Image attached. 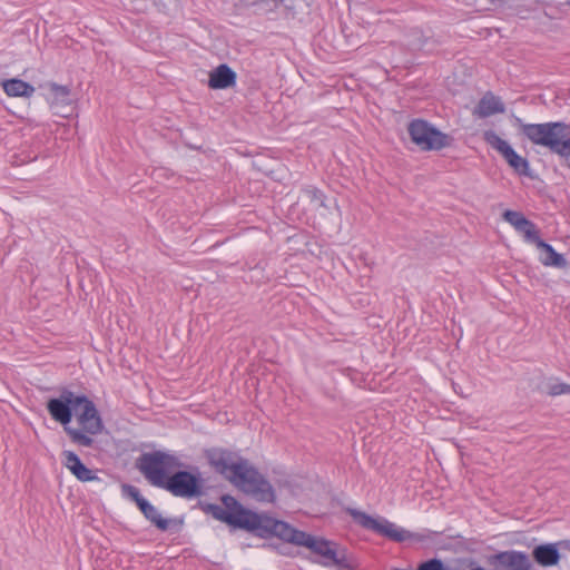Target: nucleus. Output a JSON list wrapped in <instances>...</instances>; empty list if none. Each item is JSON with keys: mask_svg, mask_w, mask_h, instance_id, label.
<instances>
[{"mask_svg": "<svg viewBox=\"0 0 570 570\" xmlns=\"http://www.w3.org/2000/svg\"><path fill=\"white\" fill-rule=\"evenodd\" d=\"M284 541L295 546L305 547L322 558L324 567H336L338 570H352L353 566L346 550L324 538H316L304 531L297 530L284 521H276L273 533Z\"/></svg>", "mask_w": 570, "mask_h": 570, "instance_id": "obj_1", "label": "nucleus"}, {"mask_svg": "<svg viewBox=\"0 0 570 570\" xmlns=\"http://www.w3.org/2000/svg\"><path fill=\"white\" fill-rule=\"evenodd\" d=\"M514 125L529 141L558 155L570 168V125L562 121L525 124L518 117Z\"/></svg>", "mask_w": 570, "mask_h": 570, "instance_id": "obj_2", "label": "nucleus"}, {"mask_svg": "<svg viewBox=\"0 0 570 570\" xmlns=\"http://www.w3.org/2000/svg\"><path fill=\"white\" fill-rule=\"evenodd\" d=\"M222 502L224 507L217 504H208L207 507V511L216 520L235 528L257 531L261 535L273 533L277 520L266 514H258L244 509L232 495H224Z\"/></svg>", "mask_w": 570, "mask_h": 570, "instance_id": "obj_3", "label": "nucleus"}, {"mask_svg": "<svg viewBox=\"0 0 570 570\" xmlns=\"http://www.w3.org/2000/svg\"><path fill=\"white\" fill-rule=\"evenodd\" d=\"M78 397L79 395L73 392L63 390L59 397L50 399L48 401L47 410L55 421L62 424L65 432L73 443L88 448L94 443L92 438L69 425L72 419V412H77Z\"/></svg>", "mask_w": 570, "mask_h": 570, "instance_id": "obj_4", "label": "nucleus"}, {"mask_svg": "<svg viewBox=\"0 0 570 570\" xmlns=\"http://www.w3.org/2000/svg\"><path fill=\"white\" fill-rule=\"evenodd\" d=\"M180 466L178 459L171 454L155 451L144 453L139 458L138 469L144 476L155 487L161 488L166 482L167 474Z\"/></svg>", "mask_w": 570, "mask_h": 570, "instance_id": "obj_5", "label": "nucleus"}, {"mask_svg": "<svg viewBox=\"0 0 570 570\" xmlns=\"http://www.w3.org/2000/svg\"><path fill=\"white\" fill-rule=\"evenodd\" d=\"M353 520L358 523L362 528L371 530L382 537H385L395 542H404L406 540H421L422 537L412 533L395 523L389 521L383 517H372L365 512L356 509L347 510Z\"/></svg>", "mask_w": 570, "mask_h": 570, "instance_id": "obj_6", "label": "nucleus"}, {"mask_svg": "<svg viewBox=\"0 0 570 570\" xmlns=\"http://www.w3.org/2000/svg\"><path fill=\"white\" fill-rule=\"evenodd\" d=\"M233 484L258 502H274L276 495L271 482L248 462Z\"/></svg>", "mask_w": 570, "mask_h": 570, "instance_id": "obj_7", "label": "nucleus"}, {"mask_svg": "<svg viewBox=\"0 0 570 570\" xmlns=\"http://www.w3.org/2000/svg\"><path fill=\"white\" fill-rule=\"evenodd\" d=\"M206 458L210 466L222 474L232 484L239 473L247 466L248 460L240 456L237 452H233L222 448H213L206 451Z\"/></svg>", "mask_w": 570, "mask_h": 570, "instance_id": "obj_8", "label": "nucleus"}, {"mask_svg": "<svg viewBox=\"0 0 570 570\" xmlns=\"http://www.w3.org/2000/svg\"><path fill=\"white\" fill-rule=\"evenodd\" d=\"M407 130L412 141L422 150H441L452 142L450 136L421 119L411 121Z\"/></svg>", "mask_w": 570, "mask_h": 570, "instance_id": "obj_9", "label": "nucleus"}, {"mask_svg": "<svg viewBox=\"0 0 570 570\" xmlns=\"http://www.w3.org/2000/svg\"><path fill=\"white\" fill-rule=\"evenodd\" d=\"M484 141L495 149L519 175L531 176L529 161L518 155L515 150L497 132L487 130L483 134Z\"/></svg>", "mask_w": 570, "mask_h": 570, "instance_id": "obj_10", "label": "nucleus"}, {"mask_svg": "<svg viewBox=\"0 0 570 570\" xmlns=\"http://www.w3.org/2000/svg\"><path fill=\"white\" fill-rule=\"evenodd\" d=\"M161 488L180 498H196L203 493L199 479L187 471L174 473Z\"/></svg>", "mask_w": 570, "mask_h": 570, "instance_id": "obj_11", "label": "nucleus"}, {"mask_svg": "<svg viewBox=\"0 0 570 570\" xmlns=\"http://www.w3.org/2000/svg\"><path fill=\"white\" fill-rule=\"evenodd\" d=\"M75 413L77 422L81 426L79 430L86 435H96L102 431L104 424L101 417L94 402L87 396L79 395L77 400V412Z\"/></svg>", "mask_w": 570, "mask_h": 570, "instance_id": "obj_12", "label": "nucleus"}, {"mask_svg": "<svg viewBox=\"0 0 570 570\" xmlns=\"http://www.w3.org/2000/svg\"><path fill=\"white\" fill-rule=\"evenodd\" d=\"M491 562L497 570H531L529 557L519 551H503L494 554Z\"/></svg>", "mask_w": 570, "mask_h": 570, "instance_id": "obj_13", "label": "nucleus"}, {"mask_svg": "<svg viewBox=\"0 0 570 570\" xmlns=\"http://www.w3.org/2000/svg\"><path fill=\"white\" fill-rule=\"evenodd\" d=\"M568 546V541L540 544L533 549L532 556L538 564L542 567H552L556 566L560 560L559 547Z\"/></svg>", "mask_w": 570, "mask_h": 570, "instance_id": "obj_14", "label": "nucleus"}, {"mask_svg": "<svg viewBox=\"0 0 570 570\" xmlns=\"http://www.w3.org/2000/svg\"><path fill=\"white\" fill-rule=\"evenodd\" d=\"M502 217L507 223L512 225L517 232L523 234L525 242L534 239L535 235L539 233L535 225L520 212L508 209L503 213Z\"/></svg>", "mask_w": 570, "mask_h": 570, "instance_id": "obj_15", "label": "nucleus"}, {"mask_svg": "<svg viewBox=\"0 0 570 570\" xmlns=\"http://www.w3.org/2000/svg\"><path fill=\"white\" fill-rule=\"evenodd\" d=\"M63 465L81 482L98 480L95 472L88 469L72 451H63Z\"/></svg>", "mask_w": 570, "mask_h": 570, "instance_id": "obj_16", "label": "nucleus"}, {"mask_svg": "<svg viewBox=\"0 0 570 570\" xmlns=\"http://www.w3.org/2000/svg\"><path fill=\"white\" fill-rule=\"evenodd\" d=\"M47 88V100L51 109L55 110L57 115H63L62 109L71 105L70 89L67 86H60L55 82H49Z\"/></svg>", "mask_w": 570, "mask_h": 570, "instance_id": "obj_17", "label": "nucleus"}, {"mask_svg": "<svg viewBox=\"0 0 570 570\" xmlns=\"http://www.w3.org/2000/svg\"><path fill=\"white\" fill-rule=\"evenodd\" d=\"M529 243L535 244L540 252V262L544 266H553L558 268L567 266V261L563 255L557 253L551 245L542 240L539 233L535 235V238L531 239Z\"/></svg>", "mask_w": 570, "mask_h": 570, "instance_id": "obj_18", "label": "nucleus"}, {"mask_svg": "<svg viewBox=\"0 0 570 570\" xmlns=\"http://www.w3.org/2000/svg\"><path fill=\"white\" fill-rule=\"evenodd\" d=\"M236 83V73L227 65L223 63L209 73L208 86L212 89H226Z\"/></svg>", "mask_w": 570, "mask_h": 570, "instance_id": "obj_19", "label": "nucleus"}, {"mask_svg": "<svg viewBox=\"0 0 570 570\" xmlns=\"http://www.w3.org/2000/svg\"><path fill=\"white\" fill-rule=\"evenodd\" d=\"M505 108L501 99L491 92H487L473 110L479 118H487L495 114L504 112Z\"/></svg>", "mask_w": 570, "mask_h": 570, "instance_id": "obj_20", "label": "nucleus"}, {"mask_svg": "<svg viewBox=\"0 0 570 570\" xmlns=\"http://www.w3.org/2000/svg\"><path fill=\"white\" fill-rule=\"evenodd\" d=\"M2 88L10 97L29 98L35 92V88L30 83L17 78L4 80L2 82Z\"/></svg>", "mask_w": 570, "mask_h": 570, "instance_id": "obj_21", "label": "nucleus"}, {"mask_svg": "<svg viewBox=\"0 0 570 570\" xmlns=\"http://www.w3.org/2000/svg\"><path fill=\"white\" fill-rule=\"evenodd\" d=\"M142 514L147 520H149L153 524H155L159 530H167L169 525V521L160 515L158 510L150 504L148 501L142 503L139 508Z\"/></svg>", "mask_w": 570, "mask_h": 570, "instance_id": "obj_22", "label": "nucleus"}, {"mask_svg": "<svg viewBox=\"0 0 570 570\" xmlns=\"http://www.w3.org/2000/svg\"><path fill=\"white\" fill-rule=\"evenodd\" d=\"M303 197L307 199L315 208L325 206L324 196L316 188L308 187L304 189Z\"/></svg>", "mask_w": 570, "mask_h": 570, "instance_id": "obj_23", "label": "nucleus"}, {"mask_svg": "<svg viewBox=\"0 0 570 570\" xmlns=\"http://www.w3.org/2000/svg\"><path fill=\"white\" fill-rule=\"evenodd\" d=\"M122 491L125 494H127L132 501L136 502V504L138 505V508H140L142 505V503H145L147 500L145 498L141 497L139 490L134 487V485H130V484H124L122 485Z\"/></svg>", "mask_w": 570, "mask_h": 570, "instance_id": "obj_24", "label": "nucleus"}, {"mask_svg": "<svg viewBox=\"0 0 570 570\" xmlns=\"http://www.w3.org/2000/svg\"><path fill=\"white\" fill-rule=\"evenodd\" d=\"M570 393V385L566 383H550L548 385V394L557 396L561 394Z\"/></svg>", "mask_w": 570, "mask_h": 570, "instance_id": "obj_25", "label": "nucleus"}, {"mask_svg": "<svg viewBox=\"0 0 570 570\" xmlns=\"http://www.w3.org/2000/svg\"><path fill=\"white\" fill-rule=\"evenodd\" d=\"M417 570H444L443 563L439 559H431L421 563Z\"/></svg>", "mask_w": 570, "mask_h": 570, "instance_id": "obj_26", "label": "nucleus"}, {"mask_svg": "<svg viewBox=\"0 0 570 570\" xmlns=\"http://www.w3.org/2000/svg\"><path fill=\"white\" fill-rule=\"evenodd\" d=\"M471 570H484L482 567H475V568H472Z\"/></svg>", "mask_w": 570, "mask_h": 570, "instance_id": "obj_27", "label": "nucleus"}]
</instances>
